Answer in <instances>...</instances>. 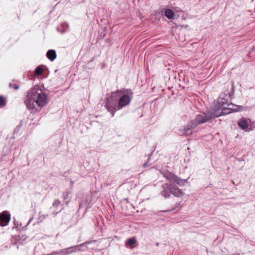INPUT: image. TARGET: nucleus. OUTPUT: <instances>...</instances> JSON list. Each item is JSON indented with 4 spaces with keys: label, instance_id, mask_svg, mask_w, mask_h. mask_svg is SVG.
<instances>
[{
    "label": "nucleus",
    "instance_id": "9",
    "mask_svg": "<svg viewBox=\"0 0 255 255\" xmlns=\"http://www.w3.org/2000/svg\"><path fill=\"white\" fill-rule=\"evenodd\" d=\"M10 219V215L7 212L0 213V225L5 226L8 224Z\"/></svg>",
    "mask_w": 255,
    "mask_h": 255
},
{
    "label": "nucleus",
    "instance_id": "12",
    "mask_svg": "<svg viewBox=\"0 0 255 255\" xmlns=\"http://www.w3.org/2000/svg\"><path fill=\"white\" fill-rule=\"evenodd\" d=\"M46 56L50 61H54L56 58V54L55 51L54 50H49L47 52Z\"/></svg>",
    "mask_w": 255,
    "mask_h": 255
},
{
    "label": "nucleus",
    "instance_id": "24",
    "mask_svg": "<svg viewBox=\"0 0 255 255\" xmlns=\"http://www.w3.org/2000/svg\"><path fill=\"white\" fill-rule=\"evenodd\" d=\"M130 100H131V98H130V96L128 95V104L130 103Z\"/></svg>",
    "mask_w": 255,
    "mask_h": 255
},
{
    "label": "nucleus",
    "instance_id": "8",
    "mask_svg": "<svg viewBox=\"0 0 255 255\" xmlns=\"http://www.w3.org/2000/svg\"><path fill=\"white\" fill-rule=\"evenodd\" d=\"M197 126L196 124L193 120H192L183 129L180 130V134L186 136L190 135L192 133V130Z\"/></svg>",
    "mask_w": 255,
    "mask_h": 255
},
{
    "label": "nucleus",
    "instance_id": "4",
    "mask_svg": "<svg viewBox=\"0 0 255 255\" xmlns=\"http://www.w3.org/2000/svg\"><path fill=\"white\" fill-rule=\"evenodd\" d=\"M163 190L161 192V194L165 198H169L170 194L174 196L181 197L184 195V193L178 188L175 187L174 185H169V183H165L162 185Z\"/></svg>",
    "mask_w": 255,
    "mask_h": 255
},
{
    "label": "nucleus",
    "instance_id": "16",
    "mask_svg": "<svg viewBox=\"0 0 255 255\" xmlns=\"http://www.w3.org/2000/svg\"><path fill=\"white\" fill-rule=\"evenodd\" d=\"M43 72V69L40 67H37L35 70V73L36 75H40L42 74Z\"/></svg>",
    "mask_w": 255,
    "mask_h": 255
},
{
    "label": "nucleus",
    "instance_id": "10",
    "mask_svg": "<svg viewBox=\"0 0 255 255\" xmlns=\"http://www.w3.org/2000/svg\"><path fill=\"white\" fill-rule=\"evenodd\" d=\"M160 12L162 15L165 16L169 19L173 18L175 15L173 11L169 8H162Z\"/></svg>",
    "mask_w": 255,
    "mask_h": 255
},
{
    "label": "nucleus",
    "instance_id": "5",
    "mask_svg": "<svg viewBox=\"0 0 255 255\" xmlns=\"http://www.w3.org/2000/svg\"><path fill=\"white\" fill-rule=\"evenodd\" d=\"M164 176L170 182L171 185H174L176 184L179 186H183L185 182H187V180L182 179L178 177L175 174L170 172H167L164 174Z\"/></svg>",
    "mask_w": 255,
    "mask_h": 255
},
{
    "label": "nucleus",
    "instance_id": "15",
    "mask_svg": "<svg viewBox=\"0 0 255 255\" xmlns=\"http://www.w3.org/2000/svg\"><path fill=\"white\" fill-rule=\"evenodd\" d=\"M9 87L10 88H12V89H13L15 90H17L19 88V86L18 85V83L15 81H12V82L9 83Z\"/></svg>",
    "mask_w": 255,
    "mask_h": 255
},
{
    "label": "nucleus",
    "instance_id": "6",
    "mask_svg": "<svg viewBox=\"0 0 255 255\" xmlns=\"http://www.w3.org/2000/svg\"><path fill=\"white\" fill-rule=\"evenodd\" d=\"M233 98V94H230L228 90L221 93L220 96L219 100L216 105L224 106L227 105L229 106L232 104L230 100Z\"/></svg>",
    "mask_w": 255,
    "mask_h": 255
},
{
    "label": "nucleus",
    "instance_id": "18",
    "mask_svg": "<svg viewBox=\"0 0 255 255\" xmlns=\"http://www.w3.org/2000/svg\"><path fill=\"white\" fill-rule=\"evenodd\" d=\"M89 244V243L88 242H85L84 243H83V244H81L79 245H78V247L77 248H74L75 249H76L75 250H74V252H76V251H83L84 250H82L80 247H81L82 246H84V245L85 244Z\"/></svg>",
    "mask_w": 255,
    "mask_h": 255
},
{
    "label": "nucleus",
    "instance_id": "27",
    "mask_svg": "<svg viewBox=\"0 0 255 255\" xmlns=\"http://www.w3.org/2000/svg\"><path fill=\"white\" fill-rule=\"evenodd\" d=\"M62 209H63V208H61V209L59 210V212H60V211H62Z\"/></svg>",
    "mask_w": 255,
    "mask_h": 255
},
{
    "label": "nucleus",
    "instance_id": "26",
    "mask_svg": "<svg viewBox=\"0 0 255 255\" xmlns=\"http://www.w3.org/2000/svg\"><path fill=\"white\" fill-rule=\"evenodd\" d=\"M68 203H69V201H66V204L67 205H68Z\"/></svg>",
    "mask_w": 255,
    "mask_h": 255
},
{
    "label": "nucleus",
    "instance_id": "19",
    "mask_svg": "<svg viewBox=\"0 0 255 255\" xmlns=\"http://www.w3.org/2000/svg\"><path fill=\"white\" fill-rule=\"evenodd\" d=\"M60 204L61 202L59 200H55L53 203V206L57 208L60 205Z\"/></svg>",
    "mask_w": 255,
    "mask_h": 255
},
{
    "label": "nucleus",
    "instance_id": "14",
    "mask_svg": "<svg viewBox=\"0 0 255 255\" xmlns=\"http://www.w3.org/2000/svg\"><path fill=\"white\" fill-rule=\"evenodd\" d=\"M151 156H152V153H151L148 155V157L146 162L143 164V166L144 167H149L150 165H152V163L151 162Z\"/></svg>",
    "mask_w": 255,
    "mask_h": 255
},
{
    "label": "nucleus",
    "instance_id": "21",
    "mask_svg": "<svg viewBox=\"0 0 255 255\" xmlns=\"http://www.w3.org/2000/svg\"><path fill=\"white\" fill-rule=\"evenodd\" d=\"M52 254L53 255H60L61 253H60V251H54L52 252Z\"/></svg>",
    "mask_w": 255,
    "mask_h": 255
},
{
    "label": "nucleus",
    "instance_id": "3",
    "mask_svg": "<svg viewBox=\"0 0 255 255\" xmlns=\"http://www.w3.org/2000/svg\"><path fill=\"white\" fill-rule=\"evenodd\" d=\"M219 114L217 112H213L212 110H209L206 112H202L197 115L193 121L198 126L210 122L216 118L219 117Z\"/></svg>",
    "mask_w": 255,
    "mask_h": 255
},
{
    "label": "nucleus",
    "instance_id": "25",
    "mask_svg": "<svg viewBox=\"0 0 255 255\" xmlns=\"http://www.w3.org/2000/svg\"><path fill=\"white\" fill-rule=\"evenodd\" d=\"M125 245L128 247V240L125 242Z\"/></svg>",
    "mask_w": 255,
    "mask_h": 255
},
{
    "label": "nucleus",
    "instance_id": "17",
    "mask_svg": "<svg viewBox=\"0 0 255 255\" xmlns=\"http://www.w3.org/2000/svg\"><path fill=\"white\" fill-rule=\"evenodd\" d=\"M6 104L5 100L2 96H0V108H3Z\"/></svg>",
    "mask_w": 255,
    "mask_h": 255
},
{
    "label": "nucleus",
    "instance_id": "23",
    "mask_svg": "<svg viewBox=\"0 0 255 255\" xmlns=\"http://www.w3.org/2000/svg\"><path fill=\"white\" fill-rule=\"evenodd\" d=\"M235 86H234V84H232V93L231 94H233V95L234 94V92H235Z\"/></svg>",
    "mask_w": 255,
    "mask_h": 255
},
{
    "label": "nucleus",
    "instance_id": "28",
    "mask_svg": "<svg viewBox=\"0 0 255 255\" xmlns=\"http://www.w3.org/2000/svg\"><path fill=\"white\" fill-rule=\"evenodd\" d=\"M255 50V47L253 48V50Z\"/></svg>",
    "mask_w": 255,
    "mask_h": 255
},
{
    "label": "nucleus",
    "instance_id": "1",
    "mask_svg": "<svg viewBox=\"0 0 255 255\" xmlns=\"http://www.w3.org/2000/svg\"><path fill=\"white\" fill-rule=\"evenodd\" d=\"M47 95L38 86L31 88L28 92L24 101L27 108L32 111H37L35 103L40 107H43L48 103Z\"/></svg>",
    "mask_w": 255,
    "mask_h": 255
},
{
    "label": "nucleus",
    "instance_id": "22",
    "mask_svg": "<svg viewBox=\"0 0 255 255\" xmlns=\"http://www.w3.org/2000/svg\"><path fill=\"white\" fill-rule=\"evenodd\" d=\"M47 216H48L47 215H42L39 216V219H41L42 220H43V219H45L46 217H47Z\"/></svg>",
    "mask_w": 255,
    "mask_h": 255
},
{
    "label": "nucleus",
    "instance_id": "2",
    "mask_svg": "<svg viewBox=\"0 0 255 255\" xmlns=\"http://www.w3.org/2000/svg\"><path fill=\"white\" fill-rule=\"evenodd\" d=\"M128 105V95H122L120 92H114L110 98L107 99L105 107L114 117L117 110H119Z\"/></svg>",
    "mask_w": 255,
    "mask_h": 255
},
{
    "label": "nucleus",
    "instance_id": "20",
    "mask_svg": "<svg viewBox=\"0 0 255 255\" xmlns=\"http://www.w3.org/2000/svg\"><path fill=\"white\" fill-rule=\"evenodd\" d=\"M69 192H65L63 193V198L64 200H66L67 199V197L69 194Z\"/></svg>",
    "mask_w": 255,
    "mask_h": 255
},
{
    "label": "nucleus",
    "instance_id": "13",
    "mask_svg": "<svg viewBox=\"0 0 255 255\" xmlns=\"http://www.w3.org/2000/svg\"><path fill=\"white\" fill-rule=\"evenodd\" d=\"M137 245L135 237L128 239V248L133 249Z\"/></svg>",
    "mask_w": 255,
    "mask_h": 255
},
{
    "label": "nucleus",
    "instance_id": "7",
    "mask_svg": "<svg viewBox=\"0 0 255 255\" xmlns=\"http://www.w3.org/2000/svg\"><path fill=\"white\" fill-rule=\"evenodd\" d=\"M224 106L215 105L214 108L212 109L213 112H217L219 114V117L223 115H226L232 112L237 111L236 110L230 108L224 107Z\"/></svg>",
    "mask_w": 255,
    "mask_h": 255
},
{
    "label": "nucleus",
    "instance_id": "11",
    "mask_svg": "<svg viewBox=\"0 0 255 255\" xmlns=\"http://www.w3.org/2000/svg\"><path fill=\"white\" fill-rule=\"evenodd\" d=\"M238 125L241 129L247 130V129L249 127L247 119L245 118H242L238 122Z\"/></svg>",
    "mask_w": 255,
    "mask_h": 255
}]
</instances>
